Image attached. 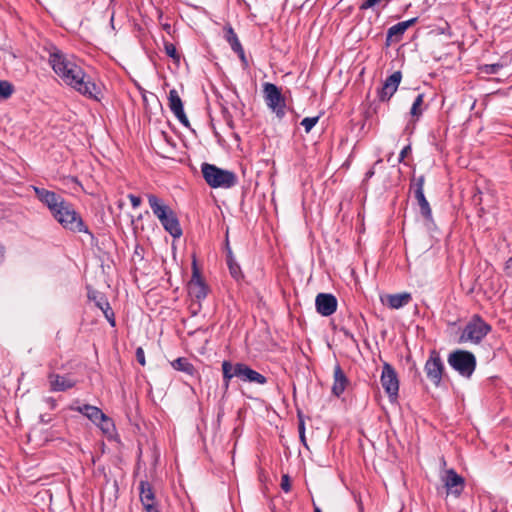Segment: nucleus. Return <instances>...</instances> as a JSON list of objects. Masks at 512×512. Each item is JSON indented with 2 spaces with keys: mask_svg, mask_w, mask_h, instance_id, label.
I'll return each mask as SVG.
<instances>
[{
  "mask_svg": "<svg viewBox=\"0 0 512 512\" xmlns=\"http://www.w3.org/2000/svg\"><path fill=\"white\" fill-rule=\"evenodd\" d=\"M201 172L206 183L212 188L228 189L237 184V176L234 172L221 169L216 165L203 163Z\"/></svg>",
  "mask_w": 512,
  "mask_h": 512,
  "instance_id": "4",
  "label": "nucleus"
},
{
  "mask_svg": "<svg viewBox=\"0 0 512 512\" xmlns=\"http://www.w3.org/2000/svg\"><path fill=\"white\" fill-rule=\"evenodd\" d=\"M14 91L13 85L5 80L0 81V99H8Z\"/></svg>",
  "mask_w": 512,
  "mask_h": 512,
  "instance_id": "30",
  "label": "nucleus"
},
{
  "mask_svg": "<svg viewBox=\"0 0 512 512\" xmlns=\"http://www.w3.org/2000/svg\"><path fill=\"white\" fill-rule=\"evenodd\" d=\"M88 298L95 302V305L103 312L105 318L112 327L116 325L114 312L106 297L96 291L88 293Z\"/></svg>",
  "mask_w": 512,
  "mask_h": 512,
  "instance_id": "17",
  "label": "nucleus"
},
{
  "mask_svg": "<svg viewBox=\"0 0 512 512\" xmlns=\"http://www.w3.org/2000/svg\"><path fill=\"white\" fill-rule=\"evenodd\" d=\"M348 383V378L346 377L340 365L337 364L334 367V381L332 385V394L335 395L336 397H340L344 393Z\"/></svg>",
  "mask_w": 512,
  "mask_h": 512,
  "instance_id": "22",
  "label": "nucleus"
},
{
  "mask_svg": "<svg viewBox=\"0 0 512 512\" xmlns=\"http://www.w3.org/2000/svg\"><path fill=\"white\" fill-rule=\"evenodd\" d=\"M442 480L447 490V494H452L456 498L462 494L465 481L464 478L457 474L454 469L447 470Z\"/></svg>",
  "mask_w": 512,
  "mask_h": 512,
  "instance_id": "13",
  "label": "nucleus"
},
{
  "mask_svg": "<svg viewBox=\"0 0 512 512\" xmlns=\"http://www.w3.org/2000/svg\"><path fill=\"white\" fill-rule=\"evenodd\" d=\"M168 106L177 120L185 127L190 125L184 112L183 102L176 89H171L168 94Z\"/></svg>",
  "mask_w": 512,
  "mask_h": 512,
  "instance_id": "15",
  "label": "nucleus"
},
{
  "mask_svg": "<svg viewBox=\"0 0 512 512\" xmlns=\"http://www.w3.org/2000/svg\"><path fill=\"white\" fill-rule=\"evenodd\" d=\"M337 299L330 293H319L315 299L317 312L322 316H330L337 310Z\"/></svg>",
  "mask_w": 512,
  "mask_h": 512,
  "instance_id": "14",
  "label": "nucleus"
},
{
  "mask_svg": "<svg viewBox=\"0 0 512 512\" xmlns=\"http://www.w3.org/2000/svg\"><path fill=\"white\" fill-rule=\"evenodd\" d=\"M299 435L300 436H304V433H305V425H304V422L303 421H300L299 423Z\"/></svg>",
  "mask_w": 512,
  "mask_h": 512,
  "instance_id": "42",
  "label": "nucleus"
},
{
  "mask_svg": "<svg viewBox=\"0 0 512 512\" xmlns=\"http://www.w3.org/2000/svg\"><path fill=\"white\" fill-rule=\"evenodd\" d=\"M45 51L48 53V63L52 70L67 86L87 98L100 101V85L92 81L72 55L64 53L53 44L47 45Z\"/></svg>",
  "mask_w": 512,
  "mask_h": 512,
  "instance_id": "1",
  "label": "nucleus"
},
{
  "mask_svg": "<svg viewBox=\"0 0 512 512\" xmlns=\"http://www.w3.org/2000/svg\"><path fill=\"white\" fill-rule=\"evenodd\" d=\"M410 152H411V146H410V145L405 146V147L401 150V152H400V154H399V159H398V161H399V162H403V161H404V159H405V157H406Z\"/></svg>",
  "mask_w": 512,
  "mask_h": 512,
  "instance_id": "39",
  "label": "nucleus"
},
{
  "mask_svg": "<svg viewBox=\"0 0 512 512\" xmlns=\"http://www.w3.org/2000/svg\"><path fill=\"white\" fill-rule=\"evenodd\" d=\"M389 0H365L360 5V10L374 9L377 6L385 7L388 4Z\"/></svg>",
  "mask_w": 512,
  "mask_h": 512,
  "instance_id": "31",
  "label": "nucleus"
},
{
  "mask_svg": "<svg viewBox=\"0 0 512 512\" xmlns=\"http://www.w3.org/2000/svg\"><path fill=\"white\" fill-rule=\"evenodd\" d=\"M147 199L153 214L159 219L165 231L173 238H179L182 229L175 212L154 194H148Z\"/></svg>",
  "mask_w": 512,
  "mask_h": 512,
  "instance_id": "2",
  "label": "nucleus"
},
{
  "mask_svg": "<svg viewBox=\"0 0 512 512\" xmlns=\"http://www.w3.org/2000/svg\"><path fill=\"white\" fill-rule=\"evenodd\" d=\"M164 48H165L166 54L169 57H171L172 59L177 60V61L180 59V56H179V54L177 52V49H176L174 44L166 42L164 44Z\"/></svg>",
  "mask_w": 512,
  "mask_h": 512,
  "instance_id": "34",
  "label": "nucleus"
},
{
  "mask_svg": "<svg viewBox=\"0 0 512 512\" xmlns=\"http://www.w3.org/2000/svg\"><path fill=\"white\" fill-rule=\"evenodd\" d=\"M169 28H170L169 24L165 25V29H169Z\"/></svg>",
  "mask_w": 512,
  "mask_h": 512,
  "instance_id": "47",
  "label": "nucleus"
},
{
  "mask_svg": "<svg viewBox=\"0 0 512 512\" xmlns=\"http://www.w3.org/2000/svg\"><path fill=\"white\" fill-rule=\"evenodd\" d=\"M314 512H322L321 509L314 504Z\"/></svg>",
  "mask_w": 512,
  "mask_h": 512,
  "instance_id": "45",
  "label": "nucleus"
},
{
  "mask_svg": "<svg viewBox=\"0 0 512 512\" xmlns=\"http://www.w3.org/2000/svg\"><path fill=\"white\" fill-rule=\"evenodd\" d=\"M424 182H425V177L423 175L419 176L418 178L413 179L412 187H413L414 198L416 199V201L419 205L420 213L423 216V218L427 222L433 223L432 210H431L430 204L424 194V189H423Z\"/></svg>",
  "mask_w": 512,
  "mask_h": 512,
  "instance_id": "9",
  "label": "nucleus"
},
{
  "mask_svg": "<svg viewBox=\"0 0 512 512\" xmlns=\"http://www.w3.org/2000/svg\"><path fill=\"white\" fill-rule=\"evenodd\" d=\"M128 198L133 206V208H138L141 204V199L140 197L134 195V194H129L128 195Z\"/></svg>",
  "mask_w": 512,
  "mask_h": 512,
  "instance_id": "38",
  "label": "nucleus"
},
{
  "mask_svg": "<svg viewBox=\"0 0 512 512\" xmlns=\"http://www.w3.org/2000/svg\"><path fill=\"white\" fill-rule=\"evenodd\" d=\"M300 438H301V441H302L303 443H305V435H304V436H300Z\"/></svg>",
  "mask_w": 512,
  "mask_h": 512,
  "instance_id": "46",
  "label": "nucleus"
},
{
  "mask_svg": "<svg viewBox=\"0 0 512 512\" xmlns=\"http://www.w3.org/2000/svg\"><path fill=\"white\" fill-rule=\"evenodd\" d=\"M263 92L267 106L277 117L282 118L285 115L286 104L280 89L273 83H265Z\"/></svg>",
  "mask_w": 512,
  "mask_h": 512,
  "instance_id": "7",
  "label": "nucleus"
},
{
  "mask_svg": "<svg viewBox=\"0 0 512 512\" xmlns=\"http://www.w3.org/2000/svg\"><path fill=\"white\" fill-rule=\"evenodd\" d=\"M238 363L233 364L228 360L222 362L223 387L228 390L232 378H238Z\"/></svg>",
  "mask_w": 512,
  "mask_h": 512,
  "instance_id": "25",
  "label": "nucleus"
},
{
  "mask_svg": "<svg viewBox=\"0 0 512 512\" xmlns=\"http://www.w3.org/2000/svg\"><path fill=\"white\" fill-rule=\"evenodd\" d=\"M423 102H424V95L418 94L416 96V98L414 99L412 107L410 109V114L413 117L419 118L422 115L421 106L423 105Z\"/></svg>",
  "mask_w": 512,
  "mask_h": 512,
  "instance_id": "29",
  "label": "nucleus"
},
{
  "mask_svg": "<svg viewBox=\"0 0 512 512\" xmlns=\"http://www.w3.org/2000/svg\"><path fill=\"white\" fill-rule=\"evenodd\" d=\"M3 255H4V249L2 246H0V261L2 260L3 258Z\"/></svg>",
  "mask_w": 512,
  "mask_h": 512,
  "instance_id": "44",
  "label": "nucleus"
},
{
  "mask_svg": "<svg viewBox=\"0 0 512 512\" xmlns=\"http://www.w3.org/2000/svg\"><path fill=\"white\" fill-rule=\"evenodd\" d=\"M402 74L400 71H395L384 81L381 89L378 91V96L381 101L389 100L397 91L401 82Z\"/></svg>",
  "mask_w": 512,
  "mask_h": 512,
  "instance_id": "16",
  "label": "nucleus"
},
{
  "mask_svg": "<svg viewBox=\"0 0 512 512\" xmlns=\"http://www.w3.org/2000/svg\"><path fill=\"white\" fill-rule=\"evenodd\" d=\"M318 121H319V116L306 117L301 121V126H303L305 131L308 133L318 123Z\"/></svg>",
  "mask_w": 512,
  "mask_h": 512,
  "instance_id": "33",
  "label": "nucleus"
},
{
  "mask_svg": "<svg viewBox=\"0 0 512 512\" xmlns=\"http://www.w3.org/2000/svg\"><path fill=\"white\" fill-rule=\"evenodd\" d=\"M201 307H202L201 301L192 300L189 309H190L192 315L195 316L199 313V311L201 310Z\"/></svg>",
  "mask_w": 512,
  "mask_h": 512,
  "instance_id": "36",
  "label": "nucleus"
},
{
  "mask_svg": "<svg viewBox=\"0 0 512 512\" xmlns=\"http://www.w3.org/2000/svg\"><path fill=\"white\" fill-rule=\"evenodd\" d=\"M238 378L241 381L249 383H257L264 385L267 383V378L259 372L253 370L248 365L238 362Z\"/></svg>",
  "mask_w": 512,
  "mask_h": 512,
  "instance_id": "18",
  "label": "nucleus"
},
{
  "mask_svg": "<svg viewBox=\"0 0 512 512\" xmlns=\"http://www.w3.org/2000/svg\"><path fill=\"white\" fill-rule=\"evenodd\" d=\"M136 359L140 365H142V366L145 365V363H146L145 354H144V350L141 347H138L136 349Z\"/></svg>",
  "mask_w": 512,
  "mask_h": 512,
  "instance_id": "37",
  "label": "nucleus"
},
{
  "mask_svg": "<svg viewBox=\"0 0 512 512\" xmlns=\"http://www.w3.org/2000/svg\"><path fill=\"white\" fill-rule=\"evenodd\" d=\"M410 293L404 292L387 296V304L392 309H400L411 301Z\"/></svg>",
  "mask_w": 512,
  "mask_h": 512,
  "instance_id": "27",
  "label": "nucleus"
},
{
  "mask_svg": "<svg viewBox=\"0 0 512 512\" xmlns=\"http://www.w3.org/2000/svg\"><path fill=\"white\" fill-rule=\"evenodd\" d=\"M80 413L85 415L88 419H90L95 424H100L101 422H105L110 424V418H108L98 407L92 406L89 404H85L77 409Z\"/></svg>",
  "mask_w": 512,
  "mask_h": 512,
  "instance_id": "21",
  "label": "nucleus"
},
{
  "mask_svg": "<svg viewBox=\"0 0 512 512\" xmlns=\"http://www.w3.org/2000/svg\"><path fill=\"white\" fill-rule=\"evenodd\" d=\"M140 490V500L147 512H158V510L154 506V492L148 481H140L139 483Z\"/></svg>",
  "mask_w": 512,
  "mask_h": 512,
  "instance_id": "20",
  "label": "nucleus"
},
{
  "mask_svg": "<svg viewBox=\"0 0 512 512\" xmlns=\"http://www.w3.org/2000/svg\"><path fill=\"white\" fill-rule=\"evenodd\" d=\"M491 331V326L481 317L475 315L465 326L461 336V342L480 343Z\"/></svg>",
  "mask_w": 512,
  "mask_h": 512,
  "instance_id": "6",
  "label": "nucleus"
},
{
  "mask_svg": "<svg viewBox=\"0 0 512 512\" xmlns=\"http://www.w3.org/2000/svg\"><path fill=\"white\" fill-rule=\"evenodd\" d=\"M380 381L389 398L395 400L399 392V380L395 369L390 364L384 363Z\"/></svg>",
  "mask_w": 512,
  "mask_h": 512,
  "instance_id": "10",
  "label": "nucleus"
},
{
  "mask_svg": "<svg viewBox=\"0 0 512 512\" xmlns=\"http://www.w3.org/2000/svg\"><path fill=\"white\" fill-rule=\"evenodd\" d=\"M503 67L500 63L485 64L480 67V71L484 74L492 75L497 74Z\"/></svg>",
  "mask_w": 512,
  "mask_h": 512,
  "instance_id": "32",
  "label": "nucleus"
},
{
  "mask_svg": "<svg viewBox=\"0 0 512 512\" xmlns=\"http://www.w3.org/2000/svg\"><path fill=\"white\" fill-rule=\"evenodd\" d=\"M509 261H511V263H512V257H511V258H509Z\"/></svg>",
  "mask_w": 512,
  "mask_h": 512,
  "instance_id": "48",
  "label": "nucleus"
},
{
  "mask_svg": "<svg viewBox=\"0 0 512 512\" xmlns=\"http://www.w3.org/2000/svg\"><path fill=\"white\" fill-rule=\"evenodd\" d=\"M98 426H100V428L104 431V432H108L110 430L111 427H113V424L112 422L110 421V424H107L105 422H101L100 424H97Z\"/></svg>",
  "mask_w": 512,
  "mask_h": 512,
  "instance_id": "40",
  "label": "nucleus"
},
{
  "mask_svg": "<svg viewBox=\"0 0 512 512\" xmlns=\"http://www.w3.org/2000/svg\"><path fill=\"white\" fill-rule=\"evenodd\" d=\"M281 488L286 493L291 490L290 477L287 474H284L281 478Z\"/></svg>",
  "mask_w": 512,
  "mask_h": 512,
  "instance_id": "35",
  "label": "nucleus"
},
{
  "mask_svg": "<svg viewBox=\"0 0 512 512\" xmlns=\"http://www.w3.org/2000/svg\"><path fill=\"white\" fill-rule=\"evenodd\" d=\"M424 370L427 378L435 385L439 386L444 372V363L436 350L430 351L429 357L425 363Z\"/></svg>",
  "mask_w": 512,
  "mask_h": 512,
  "instance_id": "8",
  "label": "nucleus"
},
{
  "mask_svg": "<svg viewBox=\"0 0 512 512\" xmlns=\"http://www.w3.org/2000/svg\"><path fill=\"white\" fill-rule=\"evenodd\" d=\"M417 21V18H411L406 21L399 22L393 26H391L386 35V44L387 46L390 45L391 42H398L402 38L405 31L411 27L415 22Z\"/></svg>",
  "mask_w": 512,
  "mask_h": 512,
  "instance_id": "19",
  "label": "nucleus"
},
{
  "mask_svg": "<svg viewBox=\"0 0 512 512\" xmlns=\"http://www.w3.org/2000/svg\"><path fill=\"white\" fill-rule=\"evenodd\" d=\"M188 294L191 300L202 301L208 294V286L203 281L196 264H193L191 280L188 283Z\"/></svg>",
  "mask_w": 512,
  "mask_h": 512,
  "instance_id": "11",
  "label": "nucleus"
},
{
  "mask_svg": "<svg viewBox=\"0 0 512 512\" xmlns=\"http://www.w3.org/2000/svg\"><path fill=\"white\" fill-rule=\"evenodd\" d=\"M48 378L52 391H65L74 387L76 384L73 379L59 374L52 373Z\"/></svg>",
  "mask_w": 512,
  "mask_h": 512,
  "instance_id": "24",
  "label": "nucleus"
},
{
  "mask_svg": "<svg viewBox=\"0 0 512 512\" xmlns=\"http://www.w3.org/2000/svg\"><path fill=\"white\" fill-rule=\"evenodd\" d=\"M449 365L463 377L470 378L476 368V358L466 350H456L449 354Z\"/></svg>",
  "mask_w": 512,
  "mask_h": 512,
  "instance_id": "5",
  "label": "nucleus"
},
{
  "mask_svg": "<svg viewBox=\"0 0 512 512\" xmlns=\"http://www.w3.org/2000/svg\"><path fill=\"white\" fill-rule=\"evenodd\" d=\"M375 174V170L374 168H371L369 169L366 173H365V178H364V181H368L370 178H372Z\"/></svg>",
  "mask_w": 512,
  "mask_h": 512,
  "instance_id": "41",
  "label": "nucleus"
},
{
  "mask_svg": "<svg viewBox=\"0 0 512 512\" xmlns=\"http://www.w3.org/2000/svg\"><path fill=\"white\" fill-rule=\"evenodd\" d=\"M171 365L175 370L182 371L188 375H193L195 373L193 364L187 358L179 357L175 359Z\"/></svg>",
  "mask_w": 512,
  "mask_h": 512,
  "instance_id": "28",
  "label": "nucleus"
},
{
  "mask_svg": "<svg viewBox=\"0 0 512 512\" xmlns=\"http://www.w3.org/2000/svg\"><path fill=\"white\" fill-rule=\"evenodd\" d=\"M51 215L64 229L73 233H87L91 237L93 236L81 215L75 210L73 204L67 200Z\"/></svg>",
  "mask_w": 512,
  "mask_h": 512,
  "instance_id": "3",
  "label": "nucleus"
},
{
  "mask_svg": "<svg viewBox=\"0 0 512 512\" xmlns=\"http://www.w3.org/2000/svg\"><path fill=\"white\" fill-rule=\"evenodd\" d=\"M225 38H226L227 42L230 44L232 50L239 55V57L241 58L242 61H244L245 53H244L243 47L231 26H229L225 29Z\"/></svg>",
  "mask_w": 512,
  "mask_h": 512,
  "instance_id": "26",
  "label": "nucleus"
},
{
  "mask_svg": "<svg viewBox=\"0 0 512 512\" xmlns=\"http://www.w3.org/2000/svg\"><path fill=\"white\" fill-rule=\"evenodd\" d=\"M506 271H507V274L512 276V263L509 260L506 263Z\"/></svg>",
  "mask_w": 512,
  "mask_h": 512,
  "instance_id": "43",
  "label": "nucleus"
},
{
  "mask_svg": "<svg viewBox=\"0 0 512 512\" xmlns=\"http://www.w3.org/2000/svg\"><path fill=\"white\" fill-rule=\"evenodd\" d=\"M32 188L37 199L48 208L51 214L66 200L54 191L38 186H32Z\"/></svg>",
  "mask_w": 512,
  "mask_h": 512,
  "instance_id": "12",
  "label": "nucleus"
},
{
  "mask_svg": "<svg viewBox=\"0 0 512 512\" xmlns=\"http://www.w3.org/2000/svg\"><path fill=\"white\" fill-rule=\"evenodd\" d=\"M226 263L231 277L237 282L241 281L244 278V274L240 265L236 261L228 242L226 243Z\"/></svg>",
  "mask_w": 512,
  "mask_h": 512,
  "instance_id": "23",
  "label": "nucleus"
}]
</instances>
